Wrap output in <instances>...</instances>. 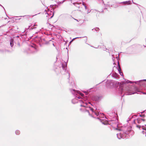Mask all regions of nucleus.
Here are the masks:
<instances>
[{
  "label": "nucleus",
  "instance_id": "7",
  "mask_svg": "<svg viewBox=\"0 0 146 146\" xmlns=\"http://www.w3.org/2000/svg\"><path fill=\"white\" fill-rule=\"evenodd\" d=\"M136 127L139 129L140 127V126L139 125H137Z\"/></svg>",
  "mask_w": 146,
  "mask_h": 146
},
{
  "label": "nucleus",
  "instance_id": "2",
  "mask_svg": "<svg viewBox=\"0 0 146 146\" xmlns=\"http://www.w3.org/2000/svg\"><path fill=\"white\" fill-rule=\"evenodd\" d=\"M13 39H11L10 41V44L11 47L13 46Z\"/></svg>",
  "mask_w": 146,
  "mask_h": 146
},
{
  "label": "nucleus",
  "instance_id": "11",
  "mask_svg": "<svg viewBox=\"0 0 146 146\" xmlns=\"http://www.w3.org/2000/svg\"><path fill=\"white\" fill-rule=\"evenodd\" d=\"M116 130H119V131H120V130L119 129H115Z\"/></svg>",
  "mask_w": 146,
  "mask_h": 146
},
{
  "label": "nucleus",
  "instance_id": "21",
  "mask_svg": "<svg viewBox=\"0 0 146 146\" xmlns=\"http://www.w3.org/2000/svg\"><path fill=\"white\" fill-rule=\"evenodd\" d=\"M27 17H28L29 16V15H27Z\"/></svg>",
  "mask_w": 146,
  "mask_h": 146
},
{
  "label": "nucleus",
  "instance_id": "9",
  "mask_svg": "<svg viewBox=\"0 0 146 146\" xmlns=\"http://www.w3.org/2000/svg\"><path fill=\"white\" fill-rule=\"evenodd\" d=\"M90 108V110H92V111H93V109L92 108Z\"/></svg>",
  "mask_w": 146,
  "mask_h": 146
},
{
  "label": "nucleus",
  "instance_id": "8",
  "mask_svg": "<svg viewBox=\"0 0 146 146\" xmlns=\"http://www.w3.org/2000/svg\"><path fill=\"white\" fill-rule=\"evenodd\" d=\"M141 121L142 120L143 121H145V119H141Z\"/></svg>",
  "mask_w": 146,
  "mask_h": 146
},
{
  "label": "nucleus",
  "instance_id": "5",
  "mask_svg": "<svg viewBox=\"0 0 146 146\" xmlns=\"http://www.w3.org/2000/svg\"><path fill=\"white\" fill-rule=\"evenodd\" d=\"M119 68L118 69V71L120 73V71L121 70V69L120 67V66L119 65Z\"/></svg>",
  "mask_w": 146,
  "mask_h": 146
},
{
  "label": "nucleus",
  "instance_id": "14",
  "mask_svg": "<svg viewBox=\"0 0 146 146\" xmlns=\"http://www.w3.org/2000/svg\"><path fill=\"white\" fill-rule=\"evenodd\" d=\"M123 137V136L122 135H121V136H120V138H121Z\"/></svg>",
  "mask_w": 146,
  "mask_h": 146
},
{
  "label": "nucleus",
  "instance_id": "3",
  "mask_svg": "<svg viewBox=\"0 0 146 146\" xmlns=\"http://www.w3.org/2000/svg\"><path fill=\"white\" fill-rule=\"evenodd\" d=\"M137 123H141V119H137Z\"/></svg>",
  "mask_w": 146,
  "mask_h": 146
},
{
  "label": "nucleus",
  "instance_id": "1",
  "mask_svg": "<svg viewBox=\"0 0 146 146\" xmlns=\"http://www.w3.org/2000/svg\"><path fill=\"white\" fill-rule=\"evenodd\" d=\"M83 115L84 116H86V115H89L90 117L88 118V119L90 121H95L99 119L98 118H96L93 117L92 115L90 114L88 110H85L83 112Z\"/></svg>",
  "mask_w": 146,
  "mask_h": 146
},
{
  "label": "nucleus",
  "instance_id": "17",
  "mask_svg": "<svg viewBox=\"0 0 146 146\" xmlns=\"http://www.w3.org/2000/svg\"><path fill=\"white\" fill-rule=\"evenodd\" d=\"M96 114L97 115H98V113H96Z\"/></svg>",
  "mask_w": 146,
  "mask_h": 146
},
{
  "label": "nucleus",
  "instance_id": "6",
  "mask_svg": "<svg viewBox=\"0 0 146 146\" xmlns=\"http://www.w3.org/2000/svg\"><path fill=\"white\" fill-rule=\"evenodd\" d=\"M123 3L124 4H128L129 3V1H125L123 2Z\"/></svg>",
  "mask_w": 146,
  "mask_h": 146
},
{
  "label": "nucleus",
  "instance_id": "13",
  "mask_svg": "<svg viewBox=\"0 0 146 146\" xmlns=\"http://www.w3.org/2000/svg\"><path fill=\"white\" fill-rule=\"evenodd\" d=\"M122 132H121V133H120L119 134H120V135H121V134H122Z\"/></svg>",
  "mask_w": 146,
  "mask_h": 146
},
{
  "label": "nucleus",
  "instance_id": "15",
  "mask_svg": "<svg viewBox=\"0 0 146 146\" xmlns=\"http://www.w3.org/2000/svg\"><path fill=\"white\" fill-rule=\"evenodd\" d=\"M80 98H81V97L80 96H79L78 97V99H80Z\"/></svg>",
  "mask_w": 146,
  "mask_h": 146
},
{
  "label": "nucleus",
  "instance_id": "20",
  "mask_svg": "<svg viewBox=\"0 0 146 146\" xmlns=\"http://www.w3.org/2000/svg\"><path fill=\"white\" fill-rule=\"evenodd\" d=\"M117 136L118 137V134H117Z\"/></svg>",
  "mask_w": 146,
  "mask_h": 146
},
{
  "label": "nucleus",
  "instance_id": "18",
  "mask_svg": "<svg viewBox=\"0 0 146 146\" xmlns=\"http://www.w3.org/2000/svg\"><path fill=\"white\" fill-rule=\"evenodd\" d=\"M144 80L146 81V79Z\"/></svg>",
  "mask_w": 146,
  "mask_h": 146
},
{
  "label": "nucleus",
  "instance_id": "12",
  "mask_svg": "<svg viewBox=\"0 0 146 146\" xmlns=\"http://www.w3.org/2000/svg\"><path fill=\"white\" fill-rule=\"evenodd\" d=\"M19 133V131L17 132V134L18 135Z\"/></svg>",
  "mask_w": 146,
  "mask_h": 146
},
{
  "label": "nucleus",
  "instance_id": "16",
  "mask_svg": "<svg viewBox=\"0 0 146 146\" xmlns=\"http://www.w3.org/2000/svg\"><path fill=\"white\" fill-rule=\"evenodd\" d=\"M75 38H74L73 40H72L70 42H72L73 40Z\"/></svg>",
  "mask_w": 146,
  "mask_h": 146
},
{
  "label": "nucleus",
  "instance_id": "10",
  "mask_svg": "<svg viewBox=\"0 0 146 146\" xmlns=\"http://www.w3.org/2000/svg\"><path fill=\"white\" fill-rule=\"evenodd\" d=\"M81 95L82 96H84V95L83 94H81Z\"/></svg>",
  "mask_w": 146,
  "mask_h": 146
},
{
  "label": "nucleus",
  "instance_id": "4",
  "mask_svg": "<svg viewBox=\"0 0 146 146\" xmlns=\"http://www.w3.org/2000/svg\"><path fill=\"white\" fill-rule=\"evenodd\" d=\"M142 129L145 130L146 131V127H145L144 126H142Z\"/></svg>",
  "mask_w": 146,
  "mask_h": 146
},
{
  "label": "nucleus",
  "instance_id": "19",
  "mask_svg": "<svg viewBox=\"0 0 146 146\" xmlns=\"http://www.w3.org/2000/svg\"><path fill=\"white\" fill-rule=\"evenodd\" d=\"M145 133L146 134L145 136H146V131L145 132Z\"/></svg>",
  "mask_w": 146,
  "mask_h": 146
}]
</instances>
